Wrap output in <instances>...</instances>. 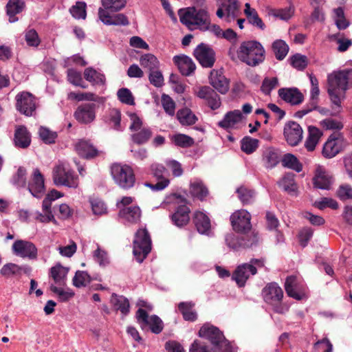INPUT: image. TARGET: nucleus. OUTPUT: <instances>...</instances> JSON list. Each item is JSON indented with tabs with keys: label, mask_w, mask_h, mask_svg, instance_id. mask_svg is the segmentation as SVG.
Here are the masks:
<instances>
[{
	"label": "nucleus",
	"mask_w": 352,
	"mask_h": 352,
	"mask_svg": "<svg viewBox=\"0 0 352 352\" xmlns=\"http://www.w3.org/2000/svg\"><path fill=\"white\" fill-rule=\"evenodd\" d=\"M32 271V268L28 265H18L14 263H7L4 265L0 270L1 274L6 277L10 278L13 276L21 275L22 273L29 274Z\"/></svg>",
	"instance_id": "473e14b6"
},
{
	"label": "nucleus",
	"mask_w": 352,
	"mask_h": 352,
	"mask_svg": "<svg viewBox=\"0 0 352 352\" xmlns=\"http://www.w3.org/2000/svg\"><path fill=\"white\" fill-rule=\"evenodd\" d=\"M151 250V239L146 228H140L135 234L133 254L138 262L142 263Z\"/></svg>",
	"instance_id": "6e6552de"
},
{
	"label": "nucleus",
	"mask_w": 352,
	"mask_h": 352,
	"mask_svg": "<svg viewBox=\"0 0 352 352\" xmlns=\"http://www.w3.org/2000/svg\"><path fill=\"white\" fill-rule=\"evenodd\" d=\"M50 290L58 295V299L61 302H66L74 296V292L72 289L64 290L54 284L50 285Z\"/></svg>",
	"instance_id": "052dcab7"
},
{
	"label": "nucleus",
	"mask_w": 352,
	"mask_h": 352,
	"mask_svg": "<svg viewBox=\"0 0 352 352\" xmlns=\"http://www.w3.org/2000/svg\"><path fill=\"white\" fill-rule=\"evenodd\" d=\"M192 221L199 233L206 235L210 234V219L205 213L201 211H195L193 214Z\"/></svg>",
	"instance_id": "a878e982"
},
{
	"label": "nucleus",
	"mask_w": 352,
	"mask_h": 352,
	"mask_svg": "<svg viewBox=\"0 0 352 352\" xmlns=\"http://www.w3.org/2000/svg\"><path fill=\"white\" fill-rule=\"evenodd\" d=\"M118 216L125 224H136L140 221L142 211L137 206L123 207L120 209Z\"/></svg>",
	"instance_id": "b1692460"
},
{
	"label": "nucleus",
	"mask_w": 352,
	"mask_h": 352,
	"mask_svg": "<svg viewBox=\"0 0 352 352\" xmlns=\"http://www.w3.org/2000/svg\"><path fill=\"white\" fill-rule=\"evenodd\" d=\"M25 7L24 0H9L6 8L7 14L10 16V21L14 22L15 19H12L16 14L21 12Z\"/></svg>",
	"instance_id": "a18cd8bd"
},
{
	"label": "nucleus",
	"mask_w": 352,
	"mask_h": 352,
	"mask_svg": "<svg viewBox=\"0 0 352 352\" xmlns=\"http://www.w3.org/2000/svg\"><path fill=\"white\" fill-rule=\"evenodd\" d=\"M152 133L149 129L144 128L139 132L132 135L131 138L137 144H142L146 143L151 137Z\"/></svg>",
	"instance_id": "e2e57ef3"
},
{
	"label": "nucleus",
	"mask_w": 352,
	"mask_h": 352,
	"mask_svg": "<svg viewBox=\"0 0 352 352\" xmlns=\"http://www.w3.org/2000/svg\"><path fill=\"white\" fill-rule=\"evenodd\" d=\"M69 272V268L62 266L60 263L52 267L50 271V277L54 282V285L64 286L66 284L67 276Z\"/></svg>",
	"instance_id": "f704fd0d"
},
{
	"label": "nucleus",
	"mask_w": 352,
	"mask_h": 352,
	"mask_svg": "<svg viewBox=\"0 0 352 352\" xmlns=\"http://www.w3.org/2000/svg\"><path fill=\"white\" fill-rule=\"evenodd\" d=\"M98 17L105 25H127L129 23L128 18L124 14L120 13L110 15L109 12L99 8Z\"/></svg>",
	"instance_id": "5701e85b"
},
{
	"label": "nucleus",
	"mask_w": 352,
	"mask_h": 352,
	"mask_svg": "<svg viewBox=\"0 0 352 352\" xmlns=\"http://www.w3.org/2000/svg\"><path fill=\"white\" fill-rule=\"evenodd\" d=\"M272 48L275 57L278 60H283L289 52V46L283 40L278 39L273 42Z\"/></svg>",
	"instance_id": "de8ad7c7"
},
{
	"label": "nucleus",
	"mask_w": 352,
	"mask_h": 352,
	"mask_svg": "<svg viewBox=\"0 0 352 352\" xmlns=\"http://www.w3.org/2000/svg\"><path fill=\"white\" fill-rule=\"evenodd\" d=\"M251 215L245 210H239L232 214L230 216V221L233 230L237 232L246 233L250 230Z\"/></svg>",
	"instance_id": "2eb2a0df"
},
{
	"label": "nucleus",
	"mask_w": 352,
	"mask_h": 352,
	"mask_svg": "<svg viewBox=\"0 0 352 352\" xmlns=\"http://www.w3.org/2000/svg\"><path fill=\"white\" fill-rule=\"evenodd\" d=\"M278 85V80L276 77L265 78L263 80L261 90L265 95H270L272 90Z\"/></svg>",
	"instance_id": "0e129e2a"
},
{
	"label": "nucleus",
	"mask_w": 352,
	"mask_h": 352,
	"mask_svg": "<svg viewBox=\"0 0 352 352\" xmlns=\"http://www.w3.org/2000/svg\"><path fill=\"white\" fill-rule=\"evenodd\" d=\"M38 133L43 142L48 144H54L58 136L56 132L52 131L44 126L40 127Z\"/></svg>",
	"instance_id": "680f3d73"
},
{
	"label": "nucleus",
	"mask_w": 352,
	"mask_h": 352,
	"mask_svg": "<svg viewBox=\"0 0 352 352\" xmlns=\"http://www.w3.org/2000/svg\"><path fill=\"white\" fill-rule=\"evenodd\" d=\"M244 14L246 16L248 21L251 25L261 30H265V23H263V20L259 17L257 11L254 8H251L250 4L249 3H246L245 4Z\"/></svg>",
	"instance_id": "e433bc0d"
},
{
	"label": "nucleus",
	"mask_w": 352,
	"mask_h": 352,
	"mask_svg": "<svg viewBox=\"0 0 352 352\" xmlns=\"http://www.w3.org/2000/svg\"><path fill=\"white\" fill-rule=\"evenodd\" d=\"M135 317L138 323L142 330L149 327L151 332L155 334L161 333L164 328L162 320L156 315L149 316L144 309H138Z\"/></svg>",
	"instance_id": "9b49d317"
},
{
	"label": "nucleus",
	"mask_w": 352,
	"mask_h": 352,
	"mask_svg": "<svg viewBox=\"0 0 352 352\" xmlns=\"http://www.w3.org/2000/svg\"><path fill=\"white\" fill-rule=\"evenodd\" d=\"M333 18L337 28L339 30L346 29L349 23L345 19L344 10L341 7H339L333 10Z\"/></svg>",
	"instance_id": "bf43d9fd"
},
{
	"label": "nucleus",
	"mask_w": 352,
	"mask_h": 352,
	"mask_svg": "<svg viewBox=\"0 0 352 352\" xmlns=\"http://www.w3.org/2000/svg\"><path fill=\"white\" fill-rule=\"evenodd\" d=\"M180 22L190 30L198 28L202 31L208 29V14L204 9L195 7L181 8L178 10Z\"/></svg>",
	"instance_id": "7ed1b4c3"
},
{
	"label": "nucleus",
	"mask_w": 352,
	"mask_h": 352,
	"mask_svg": "<svg viewBox=\"0 0 352 352\" xmlns=\"http://www.w3.org/2000/svg\"><path fill=\"white\" fill-rule=\"evenodd\" d=\"M111 173L115 183L121 188L128 190L134 186L135 176L129 165L113 164L111 167Z\"/></svg>",
	"instance_id": "423d86ee"
},
{
	"label": "nucleus",
	"mask_w": 352,
	"mask_h": 352,
	"mask_svg": "<svg viewBox=\"0 0 352 352\" xmlns=\"http://www.w3.org/2000/svg\"><path fill=\"white\" fill-rule=\"evenodd\" d=\"M84 77L86 80L96 85H104L105 77L102 74L98 72L92 67L86 68L84 71Z\"/></svg>",
	"instance_id": "3c124183"
},
{
	"label": "nucleus",
	"mask_w": 352,
	"mask_h": 352,
	"mask_svg": "<svg viewBox=\"0 0 352 352\" xmlns=\"http://www.w3.org/2000/svg\"><path fill=\"white\" fill-rule=\"evenodd\" d=\"M238 197L243 204H252L254 201L255 192L253 190L245 186L236 189Z\"/></svg>",
	"instance_id": "5fc2aeb1"
},
{
	"label": "nucleus",
	"mask_w": 352,
	"mask_h": 352,
	"mask_svg": "<svg viewBox=\"0 0 352 352\" xmlns=\"http://www.w3.org/2000/svg\"><path fill=\"white\" fill-rule=\"evenodd\" d=\"M226 244L231 248L236 250L238 248H250L256 243L258 239L256 235L243 236L236 237L233 233L228 234L226 236Z\"/></svg>",
	"instance_id": "4be33fe9"
},
{
	"label": "nucleus",
	"mask_w": 352,
	"mask_h": 352,
	"mask_svg": "<svg viewBox=\"0 0 352 352\" xmlns=\"http://www.w3.org/2000/svg\"><path fill=\"white\" fill-rule=\"evenodd\" d=\"M237 55L243 63L250 67H256L264 61L265 50L260 42L248 41L241 43Z\"/></svg>",
	"instance_id": "f03ea898"
},
{
	"label": "nucleus",
	"mask_w": 352,
	"mask_h": 352,
	"mask_svg": "<svg viewBox=\"0 0 352 352\" xmlns=\"http://www.w3.org/2000/svg\"><path fill=\"white\" fill-rule=\"evenodd\" d=\"M319 94V86L311 87L309 102L302 109L296 111L294 116L298 118H302L314 109H318Z\"/></svg>",
	"instance_id": "c756f323"
},
{
	"label": "nucleus",
	"mask_w": 352,
	"mask_h": 352,
	"mask_svg": "<svg viewBox=\"0 0 352 352\" xmlns=\"http://www.w3.org/2000/svg\"><path fill=\"white\" fill-rule=\"evenodd\" d=\"M190 208L185 204L179 205L170 217L174 225L177 227H183L187 225L190 221Z\"/></svg>",
	"instance_id": "bb28decb"
},
{
	"label": "nucleus",
	"mask_w": 352,
	"mask_h": 352,
	"mask_svg": "<svg viewBox=\"0 0 352 352\" xmlns=\"http://www.w3.org/2000/svg\"><path fill=\"white\" fill-rule=\"evenodd\" d=\"M223 7L225 8L227 21L234 19L240 13L239 5L236 0H227L223 3Z\"/></svg>",
	"instance_id": "49530a36"
},
{
	"label": "nucleus",
	"mask_w": 352,
	"mask_h": 352,
	"mask_svg": "<svg viewBox=\"0 0 352 352\" xmlns=\"http://www.w3.org/2000/svg\"><path fill=\"white\" fill-rule=\"evenodd\" d=\"M152 176L157 181L156 184L146 183L145 186L153 191H161L168 186L170 179L169 173L166 168L161 164L153 163L150 167Z\"/></svg>",
	"instance_id": "9d476101"
},
{
	"label": "nucleus",
	"mask_w": 352,
	"mask_h": 352,
	"mask_svg": "<svg viewBox=\"0 0 352 352\" xmlns=\"http://www.w3.org/2000/svg\"><path fill=\"white\" fill-rule=\"evenodd\" d=\"M173 62L183 76L191 75L196 69V65L192 60L186 55L175 56Z\"/></svg>",
	"instance_id": "c85d7f7f"
},
{
	"label": "nucleus",
	"mask_w": 352,
	"mask_h": 352,
	"mask_svg": "<svg viewBox=\"0 0 352 352\" xmlns=\"http://www.w3.org/2000/svg\"><path fill=\"white\" fill-rule=\"evenodd\" d=\"M96 104L95 103H83L78 106L74 111L75 119L80 124H89L96 118Z\"/></svg>",
	"instance_id": "a211bd4d"
},
{
	"label": "nucleus",
	"mask_w": 352,
	"mask_h": 352,
	"mask_svg": "<svg viewBox=\"0 0 352 352\" xmlns=\"http://www.w3.org/2000/svg\"><path fill=\"white\" fill-rule=\"evenodd\" d=\"M282 164L285 167L293 169L299 173L302 170V164L299 162L298 160L292 154H285L282 160Z\"/></svg>",
	"instance_id": "6e6d98bb"
},
{
	"label": "nucleus",
	"mask_w": 352,
	"mask_h": 352,
	"mask_svg": "<svg viewBox=\"0 0 352 352\" xmlns=\"http://www.w3.org/2000/svg\"><path fill=\"white\" fill-rule=\"evenodd\" d=\"M337 196L342 201L352 199V186L347 184L340 185L337 190Z\"/></svg>",
	"instance_id": "774afa93"
},
{
	"label": "nucleus",
	"mask_w": 352,
	"mask_h": 352,
	"mask_svg": "<svg viewBox=\"0 0 352 352\" xmlns=\"http://www.w3.org/2000/svg\"><path fill=\"white\" fill-rule=\"evenodd\" d=\"M190 192L193 197L201 201L204 200L208 195V188L199 179H195L190 183Z\"/></svg>",
	"instance_id": "ea45409f"
},
{
	"label": "nucleus",
	"mask_w": 352,
	"mask_h": 352,
	"mask_svg": "<svg viewBox=\"0 0 352 352\" xmlns=\"http://www.w3.org/2000/svg\"><path fill=\"white\" fill-rule=\"evenodd\" d=\"M263 161L266 168L275 167L280 161L278 150L272 147L267 148L263 153Z\"/></svg>",
	"instance_id": "58836bf2"
},
{
	"label": "nucleus",
	"mask_w": 352,
	"mask_h": 352,
	"mask_svg": "<svg viewBox=\"0 0 352 352\" xmlns=\"http://www.w3.org/2000/svg\"><path fill=\"white\" fill-rule=\"evenodd\" d=\"M13 140L16 147L27 148L31 144V134L25 126H16Z\"/></svg>",
	"instance_id": "cd10ccee"
},
{
	"label": "nucleus",
	"mask_w": 352,
	"mask_h": 352,
	"mask_svg": "<svg viewBox=\"0 0 352 352\" xmlns=\"http://www.w3.org/2000/svg\"><path fill=\"white\" fill-rule=\"evenodd\" d=\"M14 255L29 260H36L38 258V249L31 241L26 240H16L12 246Z\"/></svg>",
	"instance_id": "f8f14e48"
},
{
	"label": "nucleus",
	"mask_w": 352,
	"mask_h": 352,
	"mask_svg": "<svg viewBox=\"0 0 352 352\" xmlns=\"http://www.w3.org/2000/svg\"><path fill=\"white\" fill-rule=\"evenodd\" d=\"M322 135V133L318 128L314 126H309L308 127V136L305 142V146L308 151L315 150Z\"/></svg>",
	"instance_id": "4c0bfd02"
},
{
	"label": "nucleus",
	"mask_w": 352,
	"mask_h": 352,
	"mask_svg": "<svg viewBox=\"0 0 352 352\" xmlns=\"http://www.w3.org/2000/svg\"><path fill=\"white\" fill-rule=\"evenodd\" d=\"M97 280L96 277L91 278L85 271L78 270L72 279L73 285L78 287H86L92 280Z\"/></svg>",
	"instance_id": "09e8293b"
},
{
	"label": "nucleus",
	"mask_w": 352,
	"mask_h": 352,
	"mask_svg": "<svg viewBox=\"0 0 352 352\" xmlns=\"http://www.w3.org/2000/svg\"><path fill=\"white\" fill-rule=\"evenodd\" d=\"M111 302L122 314L127 315L129 314L130 305L126 298L113 294L111 297Z\"/></svg>",
	"instance_id": "c03bdc74"
},
{
	"label": "nucleus",
	"mask_w": 352,
	"mask_h": 352,
	"mask_svg": "<svg viewBox=\"0 0 352 352\" xmlns=\"http://www.w3.org/2000/svg\"><path fill=\"white\" fill-rule=\"evenodd\" d=\"M303 131L299 124L289 121L285 124L284 137L287 144L292 146L298 145L302 139Z\"/></svg>",
	"instance_id": "f3484780"
},
{
	"label": "nucleus",
	"mask_w": 352,
	"mask_h": 352,
	"mask_svg": "<svg viewBox=\"0 0 352 352\" xmlns=\"http://www.w3.org/2000/svg\"><path fill=\"white\" fill-rule=\"evenodd\" d=\"M199 336L208 340L215 346L221 347L227 342L223 333L217 327L208 324L201 327Z\"/></svg>",
	"instance_id": "dca6fc26"
},
{
	"label": "nucleus",
	"mask_w": 352,
	"mask_h": 352,
	"mask_svg": "<svg viewBox=\"0 0 352 352\" xmlns=\"http://www.w3.org/2000/svg\"><path fill=\"white\" fill-rule=\"evenodd\" d=\"M209 83L221 94H226L230 88V80L223 75L221 69L210 71Z\"/></svg>",
	"instance_id": "aec40b11"
},
{
	"label": "nucleus",
	"mask_w": 352,
	"mask_h": 352,
	"mask_svg": "<svg viewBox=\"0 0 352 352\" xmlns=\"http://www.w3.org/2000/svg\"><path fill=\"white\" fill-rule=\"evenodd\" d=\"M16 108L22 114L31 116L36 110V98L27 91H22L16 96Z\"/></svg>",
	"instance_id": "4468645a"
},
{
	"label": "nucleus",
	"mask_w": 352,
	"mask_h": 352,
	"mask_svg": "<svg viewBox=\"0 0 352 352\" xmlns=\"http://www.w3.org/2000/svg\"><path fill=\"white\" fill-rule=\"evenodd\" d=\"M314 205L319 210H324L326 208L337 210L339 208L338 201L330 197H322L316 201Z\"/></svg>",
	"instance_id": "13d9d810"
},
{
	"label": "nucleus",
	"mask_w": 352,
	"mask_h": 352,
	"mask_svg": "<svg viewBox=\"0 0 352 352\" xmlns=\"http://www.w3.org/2000/svg\"><path fill=\"white\" fill-rule=\"evenodd\" d=\"M171 140L176 146L182 148L190 147L195 143L193 138L182 133H178L173 135Z\"/></svg>",
	"instance_id": "4d7b16f0"
},
{
	"label": "nucleus",
	"mask_w": 352,
	"mask_h": 352,
	"mask_svg": "<svg viewBox=\"0 0 352 352\" xmlns=\"http://www.w3.org/2000/svg\"><path fill=\"white\" fill-rule=\"evenodd\" d=\"M70 12L76 19H85L86 18V3L85 2H77L70 9Z\"/></svg>",
	"instance_id": "69168bd1"
},
{
	"label": "nucleus",
	"mask_w": 352,
	"mask_h": 352,
	"mask_svg": "<svg viewBox=\"0 0 352 352\" xmlns=\"http://www.w3.org/2000/svg\"><path fill=\"white\" fill-rule=\"evenodd\" d=\"M259 142L257 139L249 136L243 138L241 141V148L245 153H253L258 147Z\"/></svg>",
	"instance_id": "603ef678"
},
{
	"label": "nucleus",
	"mask_w": 352,
	"mask_h": 352,
	"mask_svg": "<svg viewBox=\"0 0 352 352\" xmlns=\"http://www.w3.org/2000/svg\"><path fill=\"white\" fill-rule=\"evenodd\" d=\"M193 54L203 67L211 68L216 60V54L213 49L204 43L196 47Z\"/></svg>",
	"instance_id": "ddd939ff"
},
{
	"label": "nucleus",
	"mask_w": 352,
	"mask_h": 352,
	"mask_svg": "<svg viewBox=\"0 0 352 352\" xmlns=\"http://www.w3.org/2000/svg\"><path fill=\"white\" fill-rule=\"evenodd\" d=\"M102 9L107 12H117L122 10L126 5V0H100Z\"/></svg>",
	"instance_id": "8fccbe9b"
},
{
	"label": "nucleus",
	"mask_w": 352,
	"mask_h": 352,
	"mask_svg": "<svg viewBox=\"0 0 352 352\" xmlns=\"http://www.w3.org/2000/svg\"><path fill=\"white\" fill-rule=\"evenodd\" d=\"M279 186L289 194L296 195L297 184L294 179V175L292 173L285 174L279 182Z\"/></svg>",
	"instance_id": "37998d69"
},
{
	"label": "nucleus",
	"mask_w": 352,
	"mask_h": 352,
	"mask_svg": "<svg viewBox=\"0 0 352 352\" xmlns=\"http://www.w3.org/2000/svg\"><path fill=\"white\" fill-rule=\"evenodd\" d=\"M28 188L35 197L40 198L44 195L45 191L44 177L38 168L34 169Z\"/></svg>",
	"instance_id": "412c9836"
},
{
	"label": "nucleus",
	"mask_w": 352,
	"mask_h": 352,
	"mask_svg": "<svg viewBox=\"0 0 352 352\" xmlns=\"http://www.w3.org/2000/svg\"><path fill=\"white\" fill-rule=\"evenodd\" d=\"M263 266V259L252 258L250 263L239 265L233 272L232 278L239 287H244L247 280L257 273V268Z\"/></svg>",
	"instance_id": "0eeeda50"
},
{
	"label": "nucleus",
	"mask_w": 352,
	"mask_h": 352,
	"mask_svg": "<svg viewBox=\"0 0 352 352\" xmlns=\"http://www.w3.org/2000/svg\"><path fill=\"white\" fill-rule=\"evenodd\" d=\"M347 146V142L342 133L334 132L329 135L323 145L322 154L325 158H332Z\"/></svg>",
	"instance_id": "1a4fd4ad"
},
{
	"label": "nucleus",
	"mask_w": 352,
	"mask_h": 352,
	"mask_svg": "<svg viewBox=\"0 0 352 352\" xmlns=\"http://www.w3.org/2000/svg\"><path fill=\"white\" fill-rule=\"evenodd\" d=\"M177 118L183 126H190L196 123L197 117L188 108L179 109L177 112Z\"/></svg>",
	"instance_id": "a19ab883"
},
{
	"label": "nucleus",
	"mask_w": 352,
	"mask_h": 352,
	"mask_svg": "<svg viewBox=\"0 0 352 352\" xmlns=\"http://www.w3.org/2000/svg\"><path fill=\"white\" fill-rule=\"evenodd\" d=\"M327 81V92L331 101L340 108L342 97H344L349 85L352 86V69L342 70L329 74Z\"/></svg>",
	"instance_id": "f257e3e1"
},
{
	"label": "nucleus",
	"mask_w": 352,
	"mask_h": 352,
	"mask_svg": "<svg viewBox=\"0 0 352 352\" xmlns=\"http://www.w3.org/2000/svg\"><path fill=\"white\" fill-rule=\"evenodd\" d=\"M195 304L192 302H182L178 305V309L183 318L186 321L194 322L197 318V314L192 310Z\"/></svg>",
	"instance_id": "79ce46f5"
},
{
	"label": "nucleus",
	"mask_w": 352,
	"mask_h": 352,
	"mask_svg": "<svg viewBox=\"0 0 352 352\" xmlns=\"http://www.w3.org/2000/svg\"><path fill=\"white\" fill-rule=\"evenodd\" d=\"M75 148L78 154L86 159L94 158L99 154V151L88 140L79 141Z\"/></svg>",
	"instance_id": "2f4dec72"
},
{
	"label": "nucleus",
	"mask_w": 352,
	"mask_h": 352,
	"mask_svg": "<svg viewBox=\"0 0 352 352\" xmlns=\"http://www.w3.org/2000/svg\"><path fill=\"white\" fill-rule=\"evenodd\" d=\"M285 289L287 295L294 299L301 300L304 294L300 292V287L297 278L288 276L285 283Z\"/></svg>",
	"instance_id": "72a5a7b5"
},
{
	"label": "nucleus",
	"mask_w": 352,
	"mask_h": 352,
	"mask_svg": "<svg viewBox=\"0 0 352 352\" xmlns=\"http://www.w3.org/2000/svg\"><path fill=\"white\" fill-rule=\"evenodd\" d=\"M196 95L198 98L204 100L212 110L219 109L221 104L220 96L209 86L201 87Z\"/></svg>",
	"instance_id": "6ab92c4d"
},
{
	"label": "nucleus",
	"mask_w": 352,
	"mask_h": 352,
	"mask_svg": "<svg viewBox=\"0 0 352 352\" xmlns=\"http://www.w3.org/2000/svg\"><path fill=\"white\" fill-rule=\"evenodd\" d=\"M25 40L27 45L31 47H38L41 43L38 33L34 29H30L25 32Z\"/></svg>",
	"instance_id": "338daca9"
},
{
	"label": "nucleus",
	"mask_w": 352,
	"mask_h": 352,
	"mask_svg": "<svg viewBox=\"0 0 352 352\" xmlns=\"http://www.w3.org/2000/svg\"><path fill=\"white\" fill-rule=\"evenodd\" d=\"M313 182L315 188L329 190L332 183V178L323 168L318 166L316 170Z\"/></svg>",
	"instance_id": "7c9ffc66"
},
{
	"label": "nucleus",
	"mask_w": 352,
	"mask_h": 352,
	"mask_svg": "<svg viewBox=\"0 0 352 352\" xmlns=\"http://www.w3.org/2000/svg\"><path fill=\"white\" fill-rule=\"evenodd\" d=\"M52 179L57 186H65L76 188L79 184V178L69 164L64 162H58L52 169Z\"/></svg>",
	"instance_id": "20e7f679"
},
{
	"label": "nucleus",
	"mask_w": 352,
	"mask_h": 352,
	"mask_svg": "<svg viewBox=\"0 0 352 352\" xmlns=\"http://www.w3.org/2000/svg\"><path fill=\"white\" fill-rule=\"evenodd\" d=\"M140 63L142 67L148 69L149 72L158 69L160 65L157 58L151 54H146L142 56Z\"/></svg>",
	"instance_id": "864d4df0"
},
{
	"label": "nucleus",
	"mask_w": 352,
	"mask_h": 352,
	"mask_svg": "<svg viewBox=\"0 0 352 352\" xmlns=\"http://www.w3.org/2000/svg\"><path fill=\"white\" fill-rule=\"evenodd\" d=\"M265 302L272 307L274 311L283 314L288 311V307L282 303L283 292L276 283H268L262 290Z\"/></svg>",
	"instance_id": "39448f33"
},
{
	"label": "nucleus",
	"mask_w": 352,
	"mask_h": 352,
	"mask_svg": "<svg viewBox=\"0 0 352 352\" xmlns=\"http://www.w3.org/2000/svg\"><path fill=\"white\" fill-rule=\"evenodd\" d=\"M242 120V114L239 110L227 113L223 119L218 122V126L225 129H232Z\"/></svg>",
	"instance_id": "c9c22d12"
},
{
	"label": "nucleus",
	"mask_w": 352,
	"mask_h": 352,
	"mask_svg": "<svg viewBox=\"0 0 352 352\" xmlns=\"http://www.w3.org/2000/svg\"><path fill=\"white\" fill-rule=\"evenodd\" d=\"M278 96L292 105H298L302 102L304 96L297 88H281L278 91Z\"/></svg>",
	"instance_id": "393cba45"
}]
</instances>
